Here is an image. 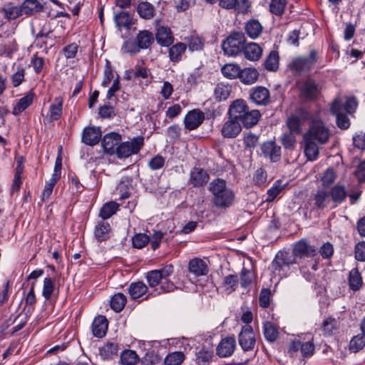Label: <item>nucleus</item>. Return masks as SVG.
Instances as JSON below:
<instances>
[{"mask_svg":"<svg viewBox=\"0 0 365 365\" xmlns=\"http://www.w3.org/2000/svg\"><path fill=\"white\" fill-rule=\"evenodd\" d=\"M331 130L321 118L313 119L307 130L303 134L304 153L309 161L316 160L319 155V145L327 144Z\"/></svg>","mask_w":365,"mask_h":365,"instance_id":"1","label":"nucleus"},{"mask_svg":"<svg viewBox=\"0 0 365 365\" xmlns=\"http://www.w3.org/2000/svg\"><path fill=\"white\" fill-rule=\"evenodd\" d=\"M347 192L344 185H335L329 190L318 189L311 195L310 201L312 202V210H324L325 209H334L345 201Z\"/></svg>","mask_w":365,"mask_h":365,"instance_id":"2","label":"nucleus"},{"mask_svg":"<svg viewBox=\"0 0 365 365\" xmlns=\"http://www.w3.org/2000/svg\"><path fill=\"white\" fill-rule=\"evenodd\" d=\"M173 266L167 264L160 269H155L147 273L146 278L150 287L159 286L156 290L158 294L174 291L177 287L169 279V277L173 273Z\"/></svg>","mask_w":365,"mask_h":365,"instance_id":"3","label":"nucleus"},{"mask_svg":"<svg viewBox=\"0 0 365 365\" xmlns=\"http://www.w3.org/2000/svg\"><path fill=\"white\" fill-rule=\"evenodd\" d=\"M321 61V54L319 50L311 48L308 56H297L290 62L289 68L297 74L309 73Z\"/></svg>","mask_w":365,"mask_h":365,"instance_id":"4","label":"nucleus"},{"mask_svg":"<svg viewBox=\"0 0 365 365\" xmlns=\"http://www.w3.org/2000/svg\"><path fill=\"white\" fill-rule=\"evenodd\" d=\"M215 206L225 209L228 205V190L227 182L225 180L217 178L210 185Z\"/></svg>","mask_w":365,"mask_h":365,"instance_id":"5","label":"nucleus"},{"mask_svg":"<svg viewBox=\"0 0 365 365\" xmlns=\"http://www.w3.org/2000/svg\"><path fill=\"white\" fill-rule=\"evenodd\" d=\"M144 145V138L137 136L130 141L120 142L116 155L118 158H126L132 155L138 154Z\"/></svg>","mask_w":365,"mask_h":365,"instance_id":"6","label":"nucleus"},{"mask_svg":"<svg viewBox=\"0 0 365 365\" xmlns=\"http://www.w3.org/2000/svg\"><path fill=\"white\" fill-rule=\"evenodd\" d=\"M321 89L319 82L314 78H307L299 88V96L304 101H313L319 97Z\"/></svg>","mask_w":365,"mask_h":365,"instance_id":"7","label":"nucleus"},{"mask_svg":"<svg viewBox=\"0 0 365 365\" xmlns=\"http://www.w3.org/2000/svg\"><path fill=\"white\" fill-rule=\"evenodd\" d=\"M330 111L336 116V125L339 128L345 130L350 126L349 118L343 112L341 98L339 97L334 98L331 105Z\"/></svg>","mask_w":365,"mask_h":365,"instance_id":"8","label":"nucleus"},{"mask_svg":"<svg viewBox=\"0 0 365 365\" xmlns=\"http://www.w3.org/2000/svg\"><path fill=\"white\" fill-rule=\"evenodd\" d=\"M239 344L245 351L252 350L256 344L254 330L250 325L242 327L238 336Z\"/></svg>","mask_w":365,"mask_h":365,"instance_id":"9","label":"nucleus"},{"mask_svg":"<svg viewBox=\"0 0 365 365\" xmlns=\"http://www.w3.org/2000/svg\"><path fill=\"white\" fill-rule=\"evenodd\" d=\"M121 140V135L118 133L110 132L106 134L101 140V145L104 152L110 155H116Z\"/></svg>","mask_w":365,"mask_h":365,"instance_id":"10","label":"nucleus"},{"mask_svg":"<svg viewBox=\"0 0 365 365\" xmlns=\"http://www.w3.org/2000/svg\"><path fill=\"white\" fill-rule=\"evenodd\" d=\"M246 38L242 31H233L230 34V56H236L243 53Z\"/></svg>","mask_w":365,"mask_h":365,"instance_id":"11","label":"nucleus"},{"mask_svg":"<svg viewBox=\"0 0 365 365\" xmlns=\"http://www.w3.org/2000/svg\"><path fill=\"white\" fill-rule=\"evenodd\" d=\"M250 98L257 106H267L270 102L269 91L263 86H256L250 90Z\"/></svg>","mask_w":365,"mask_h":365,"instance_id":"12","label":"nucleus"},{"mask_svg":"<svg viewBox=\"0 0 365 365\" xmlns=\"http://www.w3.org/2000/svg\"><path fill=\"white\" fill-rule=\"evenodd\" d=\"M205 119L204 113L198 109L189 111L185 118V127L189 130L197 128Z\"/></svg>","mask_w":365,"mask_h":365,"instance_id":"13","label":"nucleus"},{"mask_svg":"<svg viewBox=\"0 0 365 365\" xmlns=\"http://www.w3.org/2000/svg\"><path fill=\"white\" fill-rule=\"evenodd\" d=\"M316 254V248L311 245L307 240L302 239L294 244L293 248V255L295 257H310Z\"/></svg>","mask_w":365,"mask_h":365,"instance_id":"14","label":"nucleus"},{"mask_svg":"<svg viewBox=\"0 0 365 365\" xmlns=\"http://www.w3.org/2000/svg\"><path fill=\"white\" fill-rule=\"evenodd\" d=\"M20 6H15L12 3H8L0 6V23L4 21H11L21 16Z\"/></svg>","mask_w":365,"mask_h":365,"instance_id":"15","label":"nucleus"},{"mask_svg":"<svg viewBox=\"0 0 365 365\" xmlns=\"http://www.w3.org/2000/svg\"><path fill=\"white\" fill-rule=\"evenodd\" d=\"M101 130L99 127H86L83 130L82 142L88 145H95L98 143L101 138Z\"/></svg>","mask_w":365,"mask_h":365,"instance_id":"16","label":"nucleus"},{"mask_svg":"<svg viewBox=\"0 0 365 365\" xmlns=\"http://www.w3.org/2000/svg\"><path fill=\"white\" fill-rule=\"evenodd\" d=\"M48 114L44 119V123L58 120L61 118L63 113V98L61 96L56 97L50 105Z\"/></svg>","mask_w":365,"mask_h":365,"instance_id":"17","label":"nucleus"},{"mask_svg":"<svg viewBox=\"0 0 365 365\" xmlns=\"http://www.w3.org/2000/svg\"><path fill=\"white\" fill-rule=\"evenodd\" d=\"M261 118V113L258 110L246 111L240 115L235 116V119H239L245 128H250L257 124Z\"/></svg>","mask_w":365,"mask_h":365,"instance_id":"18","label":"nucleus"},{"mask_svg":"<svg viewBox=\"0 0 365 365\" xmlns=\"http://www.w3.org/2000/svg\"><path fill=\"white\" fill-rule=\"evenodd\" d=\"M207 173L200 168H193L190 171V182L194 187H202L209 180Z\"/></svg>","mask_w":365,"mask_h":365,"instance_id":"19","label":"nucleus"},{"mask_svg":"<svg viewBox=\"0 0 365 365\" xmlns=\"http://www.w3.org/2000/svg\"><path fill=\"white\" fill-rule=\"evenodd\" d=\"M295 263V259L288 252H279L272 262V267L274 271H280L285 267Z\"/></svg>","mask_w":365,"mask_h":365,"instance_id":"20","label":"nucleus"},{"mask_svg":"<svg viewBox=\"0 0 365 365\" xmlns=\"http://www.w3.org/2000/svg\"><path fill=\"white\" fill-rule=\"evenodd\" d=\"M262 153L269 158L272 162H277L281 157V148L274 141H267L261 147Z\"/></svg>","mask_w":365,"mask_h":365,"instance_id":"21","label":"nucleus"},{"mask_svg":"<svg viewBox=\"0 0 365 365\" xmlns=\"http://www.w3.org/2000/svg\"><path fill=\"white\" fill-rule=\"evenodd\" d=\"M108 327V322L105 316L96 317L92 324V331L95 336L101 338L106 334Z\"/></svg>","mask_w":365,"mask_h":365,"instance_id":"22","label":"nucleus"},{"mask_svg":"<svg viewBox=\"0 0 365 365\" xmlns=\"http://www.w3.org/2000/svg\"><path fill=\"white\" fill-rule=\"evenodd\" d=\"M243 53L247 60L257 61L262 57V48L257 43H247L245 44Z\"/></svg>","mask_w":365,"mask_h":365,"instance_id":"23","label":"nucleus"},{"mask_svg":"<svg viewBox=\"0 0 365 365\" xmlns=\"http://www.w3.org/2000/svg\"><path fill=\"white\" fill-rule=\"evenodd\" d=\"M155 37L158 43L162 46H169L174 41V38L170 28L166 26L159 27L157 29Z\"/></svg>","mask_w":365,"mask_h":365,"instance_id":"24","label":"nucleus"},{"mask_svg":"<svg viewBox=\"0 0 365 365\" xmlns=\"http://www.w3.org/2000/svg\"><path fill=\"white\" fill-rule=\"evenodd\" d=\"M21 14L32 16L43 10V6L38 0H24L20 6Z\"/></svg>","mask_w":365,"mask_h":365,"instance_id":"25","label":"nucleus"},{"mask_svg":"<svg viewBox=\"0 0 365 365\" xmlns=\"http://www.w3.org/2000/svg\"><path fill=\"white\" fill-rule=\"evenodd\" d=\"M262 30L261 23L255 19L247 21L245 26V33L252 39L257 38L262 33Z\"/></svg>","mask_w":365,"mask_h":365,"instance_id":"26","label":"nucleus"},{"mask_svg":"<svg viewBox=\"0 0 365 365\" xmlns=\"http://www.w3.org/2000/svg\"><path fill=\"white\" fill-rule=\"evenodd\" d=\"M118 345L112 341H108L99 349L101 357L104 360L113 359L118 355Z\"/></svg>","mask_w":365,"mask_h":365,"instance_id":"27","label":"nucleus"},{"mask_svg":"<svg viewBox=\"0 0 365 365\" xmlns=\"http://www.w3.org/2000/svg\"><path fill=\"white\" fill-rule=\"evenodd\" d=\"M34 96V93L31 91L26 96L21 98L16 106L14 107L12 114L14 115H18L24 110H26L30 105L32 104Z\"/></svg>","mask_w":365,"mask_h":365,"instance_id":"28","label":"nucleus"},{"mask_svg":"<svg viewBox=\"0 0 365 365\" xmlns=\"http://www.w3.org/2000/svg\"><path fill=\"white\" fill-rule=\"evenodd\" d=\"M110 230L111 228L109 223L100 222L95 227L94 236L99 242L106 241L110 238Z\"/></svg>","mask_w":365,"mask_h":365,"instance_id":"29","label":"nucleus"},{"mask_svg":"<svg viewBox=\"0 0 365 365\" xmlns=\"http://www.w3.org/2000/svg\"><path fill=\"white\" fill-rule=\"evenodd\" d=\"M189 270L195 276L206 275L208 272V269L206 263L201 259H193L190 261Z\"/></svg>","mask_w":365,"mask_h":365,"instance_id":"30","label":"nucleus"},{"mask_svg":"<svg viewBox=\"0 0 365 365\" xmlns=\"http://www.w3.org/2000/svg\"><path fill=\"white\" fill-rule=\"evenodd\" d=\"M140 49H147L154 42V36L152 32L148 30L139 31L135 38Z\"/></svg>","mask_w":365,"mask_h":365,"instance_id":"31","label":"nucleus"},{"mask_svg":"<svg viewBox=\"0 0 365 365\" xmlns=\"http://www.w3.org/2000/svg\"><path fill=\"white\" fill-rule=\"evenodd\" d=\"M18 50V45L15 39L8 38L0 45V56L11 58L13 54Z\"/></svg>","mask_w":365,"mask_h":365,"instance_id":"32","label":"nucleus"},{"mask_svg":"<svg viewBox=\"0 0 365 365\" xmlns=\"http://www.w3.org/2000/svg\"><path fill=\"white\" fill-rule=\"evenodd\" d=\"M230 9H233L237 14H247L251 11V3L249 0H230Z\"/></svg>","mask_w":365,"mask_h":365,"instance_id":"33","label":"nucleus"},{"mask_svg":"<svg viewBox=\"0 0 365 365\" xmlns=\"http://www.w3.org/2000/svg\"><path fill=\"white\" fill-rule=\"evenodd\" d=\"M259 78V73L255 68H245L242 69L240 80L245 85L255 83Z\"/></svg>","mask_w":365,"mask_h":365,"instance_id":"34","label":"nucleus"},{"mask_svg":"<svg viewBox=\"0 0 365 365\" xmlns=\"http://www.w3.org/2000/svg\"><path fill=\"white\" fill-rule=\"evenodd\" d=\"M263 334L265 339L269 342H274L279 336L277 327L270 322H265L263 324Z\"/></svg>","mask_w":365,"mask_h":365,"instance_id":"35","label":"nucleus"},{"mask_svg":"<svg viewBox=\"0 0 365 365\" xmlns=\"http://www.w3.org/2000/svg\"><path fill=\"white\" fill-rule=\"evenodd\" d=\"M247 109V106L243 99H237L230 105V118L235 119V116L242 115Z\"/></svg>","mask_w":365,"mask_h":365,"instance_id":"36","label":"nucleus"},{"mask_svg":"<svg viewBox=\"0 0 365 365\" xmlns=\"http://www.w3.org/2000/svg\"><path fill=\"white\" fill-rule=\"evenodd\" d=\"M137 12L142 19H150L154 16L155 7L148 1H143L138 5Z\"/></svg>","mask_w":365,"mask_h":365,"instance_id":"37","label":"nucleus"},{"mask_svg":"<svg viewBox=\"0 0 365 365\" xmlns=\"http://www.w3.org/2000/svg\"><path fill=\"white\" fill-rule=\"evenodd\" d=\"M116 26L121 29L122 28L130 29L133 24L132 17L128 11H120L114 16Z\"/></svg>","mask_w":365,"mask_h":365,"instance_id":"38","label":"nucleus"},{"mask_svg":"<svg viewBox=\"0 0 365 365\" xmlns=\"http://www.w3.org/2000/svg\"><path fill=\"white\" fill-rule=\"evenodd\" d=\"M302 121L297 115H292L287 118L286 125L289 129V132L296 135H299L302 132Z\"/></svg>","mask_w":365,"mask_h":365,"instance_id":"39","label":"nucleus"},{"mask_svg":"<svg viewBox=\"0 0 365 365\" xmlns=\"http://www.w3.org/2000/svg\"><path fill=\"white\" fill-rule=\"evenodd\" d=\"M148 290L147 286L143 282L131 283L128 287L130 297L136 299L142 297Z\"/></svg>","mask_w":365,"mask_h":365,"instance_id":"40","label":"nucleus"},{"mask_svg":"<svg viewBox=\"0 0 365 365\" xmlns=\"http://www.w3.org/2000/svg\"><path fill=\"white\" fill-rule=\"evenodd\" d=\"M119 205L113 201L105 203L100 210L99 217L107 220L113 216L118 210Z\"/></svg>","mask_w":365,"mask_h":365,"instance_id":"41","label":"nucleus"},{"mask_svg":"<svg viewBox=\"0 0 365 365\" xmlns=\"http://www.w3.org/2000/svg\"><path fill=\"white\" fill-rule=\"evenodd\" d=\"M362 278L361 274L356 268L352 269L349 272V285L351 290L357 291L362 286Z\"/></svg>","mask_w":365,"mask_h":365,"instance_id":"42","label":"nucleus"},{"mask_svg":"<svg viewBox=\"0 0 365 365\" xmlns=\"http://www.w3.org/2000/svg\"><path fill=\"white\" fill-rule=\"evenodd\" d=\"M186 48L187 46L183 43H178L171 46L169 49V57L171 61L178 62Z\"/></svg>","mask_w":365,"mask_h":365,"instance_id":"43","label":"nucleus"},{"mask_svg":"<svg viewBox=\"0 0 365 365\" xmlns=\"http://www.w3.org/2000/svg\"><path fill=\"white\" fill-rule=\"evenodd\" d=\"M264 68L269 71H275L279 67V53L272 51L264 62Z\"/></svg>","mask_w":365,"mask_h":365,"instance_id":"44","label":"nucleus"},{"mask_svg":"<svg viewBox=\"0 0 365 365\" xmlns=\"http://www.w3.org/2000/svg\"><path fill=\"white\" fill-rule=\"evenodd\" d=\"M126 302V297L123 294H115L111 298L110 307L115 312H120L124 308Z\"/></svg>","mask_w":365,"mask_h":365,"instance_id":"45","label":"nucleus"},{"mask_svg":"<svg viewBox=\"0 0 365 365\" xmlns=\"http://www.w3.org/2000/svg\"><path fill=\"white\" fill-rule=\"evenodd\" d=\"M286 0H271L269 4V11L277 16H281L285 11Z\"/></svg>","mask_w":365,"mask_h":365,"instance_id":"46","label":"nucleus"},{"mask_svg":"<svg viewBox=\"0 0 365 365\" xmlns=\"http://www.w3.org/2000/svg\"><path fill=\"white\" fill-rule=\"evenodd\" d=\"M139 360L135 351L132 350H124L120 354V361L124 365H135Z\"/></svg>","mask_w":365,"mask_h":365,"instance_id":"47","label":"nucleus"},{"mask_svg":"<svg viewBox=\"0 0 365 365\" xmlns=\"http://www.w3.org/2000/svg\"><path fill=\"white\" fill-rule=\"evenodd\" d=\"M365 346V334H361L354 336L349 342L350 351L356 353Z\"/></svg>","mask_w":365,"mask_h":365,"instance_id":"48","label":"nucleus"},{"mask_svg":"<svg viewBox=\"0 0 365 365\" xmlns=\"http://www.w3.org/2000/svg\"><path fill=\"white\" fill-rule=\"evenodd\" d=\"M185 359V354L182 351H175L169 354L165 359V365H180Z\"/></svg>","mask_w":365,"mask_h":365,"instance_id":"49","label":"nucleus"},{"mask_svg":"<svg viewBox=\"0 0 365 365\" xmlns=\"http://www.w3.org/2000/svg\"><path fill=\"white\" fill-rule=\"evenodd\" d=\"M286 185L282 184V180H277L274 182L273 186L267 190L268 197L267 201H273L276 197L281 192V191L285 187Z\"/></svg>","mask_w":365,"mask_h":365,"instance_id":"50","label":"nucleus"},{"mask_svg":"<svg viewBox=\"0 0 365 365\" xmlns=\"http://www.w3.org/2000/svg\"><path fill=\"white\" fill-rule=\"evenodd\" d=\"M296 134L287 132L284 133L281 137V143L285 149L292 150L294 148L296 143Z\"/></svg>","mask_w":365,"mask_h":365,"instance_id":"51","label":"nucleus"},{"mask_svg":"<svg viewBox=\"0 0 365 365\" xmlns=\"http://www.w3.org/2000/svg\"><path fill=\"white\" fill-rule=\"evenodd\" d=\"M24 77L25 68L21 66H19L17 67L16 71L11 76V81L13 86L18 87L20 86L24 81Z\"/></svg>","mask_w":365,"mask_h":365,"instance_id":"52","label":"nucleus"},{"mask_svg":"<svg viewBox=\"0 0 365 365\" xmlns=\"http://www.w3.org/2000/svg\"><path fill=\"white\" fill-rule=\"evenodd\" d=\"M54 291V283L51 278L46 277L43 280L42 294L46 301L49 300Z\"/></svg>","mask_w":365,"mask_h":365,"instance_id":"53","label":"nucleus"},{"mask_svg":"<svg viewBox=\"0 0 365 365\" xmlns=\"http://www.w3.org/2000/svg\"><path fill=\"white\" fill-rule=\"evenodd\" d=\"M212 357V351L202 349L196 354V361L198 365H206Z\"/></svg>","mask_w":365,"mask_h":365,"instance_id":"54","label":"nucleus"},{"mask_svg":"<svg viewBox=\"0 0 365 365\" xmlns=\"http://www.w3.org/2000/svg\"><path fill=\"white\" fill-rule=\"evenodd\" d=\"M150 241V237L146 234L139 233L133 237V245L134 247L141 249L144 247Z\"/></svg>","mask_w":365,"mask_h":365,"instance_id":"55","label":"nucleus"},{"mask_svg":"<svg viewBox=\"0 0 365 365\" xmlns=\"http://www.w3.org/2000/svg\"><path fill=\"white\" fill-rule=\"evenodd\" d=\"M358 103L355 96L348 97L345 103L342 102L343 112L348 114L354 113L357 108Z\"/></svg>","mask_w":365,"mask_h":365,"instance_id":"56","label":"nucleus"},{"mask_svg":"<svg viewBox=\"0 0 365 365\" xmlns=\"http://www.w3.org/2000/svg\"><path fill=\"white\" fill-rule=\"evenodd\" d=\"M254 278V274L252 271L243 268L240 274V284L243 288L249 287Z\"/></svg>","mask_w":365,"mask_h":365,"instance_id":"57","label":"nucleus"},{"mask_svg":"<svg viewBox=\"0 0 365 365\" xmlns=\"http://www.w3.org/2000/svg\"><path fill=\"white\" fill-rule=\"evenodd\" d=\"M271 290L269 288H262L259 296V304L262 308H267L269 306Z\"/></svg>","mask_w":365,"mask_h":365,"instance_id":"58","label":"nucleus"},{"mask_svg":"<svg viewBox=\"0 0 365 365\" xmlns=\"http://www.w3.org/2000/svg\"><path fill=\"white\" fill-rule=\"evenodd\" d=\"M215 97L217 101H225L228 98V87L222 83L217 85L215 89Z\"/></svg>","mask_w":365,"mask_h":365,"instance_id":"59","label":"nucleus"},{"mask_svg":"<svg viewBox=\"0 0 365 365\" xmlns=\"http://www.w3.org/2000/svg\"><path fill=\"white\" fill-rule=\"evenodd\" d=\"M336 179V173L331 168H328L321 178L323 186L327 187L332 184Z\"/></svg>","mask_w":365,"mask_h":365,"instance_id":"60","label":"nucleus"},{"mask_svg":"<svg viewBox=\"0 0 365 365\" xmlns=\"http://www.w3.org/2000/svg\"><path fill=\"white\" fill-rule=\"evenodd\" d=\"M267 173L263 168H259L254 175V182L256 185L261 187L264 185L267 182Z\"/></svg>","mask_w":365,"mask_h":365,"instance_id":"61","label":"nucleus"},{"mask_svg":"<svg viewBox=\"0 0 365 365\" xmlns=\"http://www.w3.org/2000/svg\"><path fill=\"white\" fill-rule=\"evenodd\" d=\"M122 49L125 53L135 54L140 52V49L138 47L137 41L128 40L124 42Z\"/></svg>","mask_w":365,"mask_h":365,"instance_id":"62","label":"nucleus"},{"mask_svg":"<svg viewBox=\"0 0 365 365\" xmlns=\"http://www.w3.org/2000/svg\"><path fill=\"white\" fill-rule=\"evenodd\" d=\"M31 65L33 66L36 73H40L44 66V58L37 54L33 55L31 60Z\"/></svg>","mask_w":365,"mask_h":365,"instance_id":"63","label":"nucleus"},{"mask_svg":"<svg viewBox=\"0 0 365 365\" xmlns=\"http://www.w3.org/2000/svg\"><path fill=\"white\" fill-rule=\"evenodd\" d=\"M355 258L360 262H365V242H359L355 246Z\"/></svg>","mask_w":365,"mask_h":365,"instance_id":"64","label":"nucleus"}]
</instances>
